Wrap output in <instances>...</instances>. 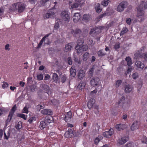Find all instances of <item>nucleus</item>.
I'll return each instance as SVG.
<instances>
[{
  "label": "nucleus",
  "instance_id": "50",
  "mask_svg": "<svg viewBox=\"0 0 147 147\" xmlns=\"http://www.w3.org/2000/svg\"><path fill=\"white\" fill-rule=\"evenodd\" d=\"M78 44L79 45V44H81V45H82L84 42V40L83 38H79L78 40Z\"/></svg>",
  "mask_w": 147,
  "mask_h": 147
},
{
  "label": "nucleus",
  "instance_id": "32",
  "mask_svg": "<svg viewBox=\"0 0 147 147\" xmlns=\"http://www.w3.org/2000/svg\"><path fill=\"white\" fill-rule=\"evenodd\" d=\"M122 82V81L121 80H118L116 81L115 83V86L116 88H118L121 84Z\"/></svg>",
  "mask_w": 147,
  "mask_h": 147
},
{
  "label": "nucleus",
  "instance_id": "14",
  "mask_svg": "<svg viewBox=\"0 0 147 147\" xmlns=\"http://www.w3.org/2000/svg\"><path fill=\"white\" fill-rule=\"evenodd\" d=\"M71 112L69 111L65 115L64 119L66 122H69L71 120Z\"/></svg>",
  "mask_w": 147,
  "mask_h": 147
},
{
  "label": "nucleus",
  "instance_id": "4",
  "mask_svg": "<svg viewBox=\"0 0 147 147\" xmlns=\"http://www.w3.org/2000/svg\"><path fill=\"white\" fill-rule=\"evenodd\" d=\"M61 16V18L66 22H68L70 20V17L68 12L65 11L62 12Z\"/></svg>",
  "mask_w": 147,
  "mask_h": 147
},
{
  "label": "nucleus",
  "instance_id": "56",
  "mask_svg": "<svg viewBox=\"0 0 147 147\" xmlns=\"http://www.w3.org/2000/svg\"><path fill=\"white\" fill-rule=\"evenodd\" d=\"M120 46V43L118 42L116 43L114 46V48L115 49H117L119 48Z\"/></svg>",
  "mask_w": 147,
  "mask_h": 147
},
{
  "label": "nucleus",
  "instance_id": "30",
  "mask_svg": "<svg viewBox=\"0 0 147 147\" xmlns=\"http://www.w3.org/2000/svg\"><path fill=\"white\" fill-rule=\"evenodd\" d=\"M48 35H46L44 37L42 38H44L43 40V42H44L45 44H49L50 43V41L49 40V39L47 38V37L48 36Z\"/></svg>",
  "mask_w": 147,
  "mask_h": 147
},
{
  "label": "nucleus",
  "instance_id": "58",
  "mask_svg": "<svg viewBox=\"0 0 147 147\" xmlns=\"http://www.w3.org/2000/svg\"><path fill=\"white\" fill-rule=\"evenodd\" d=\"M9 85L8 83L6 82H4L2 85V87L4 88L8 87Z\"/></svg>",
  "mask_w": 147,
  "mask_h": 147
},
{
  "label": "nucleus",
  "instance_id": "57",
  "mask_svg": "<svg viewBox=\"0 0 147 147\" xmlns=\"http://www.w3.org/2000/svg\"><path fill=\"white\" fill-rule=\"evenodd\" d=\"M66 79V77L65 75H63L61 77V81L62 82H64Z\"/></svg>",
  "mask_w": 147,
  "mask_h": 147
},
{
  "label": "nucleus",
  "instance_id": "17",
  "mask_svg": "<svg viewBox=\"0 0 147 147\" xmlns=\"http://www.w3.org/2000/svg\"><path fill=\"white\" fill-rule=\"evenodd\" d=\"M41 113L43 114L51 115L52 113V111L49 109H45L41 111Z\"/></svg>",
  "mask_w": 147,
  "mask_h": 147
},
{
  "label": "nucleus",
  "instance_id": "3",
  "mask_svg": "<svg viewBox=\"0 0 147 147\" xmlns=\"http://www.w3.org/2000/svg\"><path fill=\"white\" fill-rule=\"evenodd\" d=\"M134 58L136 59L142 58L146 61L147 60V53H142L139 51H138L135 54Z\"/></svg>",
  "mask_w": 147,
  "mask_h": 147
},
{
  "label": "nucleus",
  "instance_id": "19",
  "mask_svg": "<svg viewBox=\"0 0 147 147\" xmlns=\"http://www.w3.org/2000/svg\"><path fill=\"white\" fill-rule=\"evenodd\" d=\"M132 86L129 85H127L125 86V91L126 93H129L132 90Z\"/></svg>",
  "mask_w": 147,
  "mask_h": 147
},
{
  "label": "nucleus",
  "instance_id": "52",
  "mask_svg": "<svg viewBox=\"0 0 147 147\" xmlns=\"http://www.w3.org/2000/svg\"><path fill=\"white\" fill-rule=\"evenodd\" d=\"M22 127V123L21 122L19 121L18 122L17 125L16 126V129H20Z\"/></svg>",
  "mask_w": 147,
  "mask_h": 147
},
{
  "label": "nucleus",
  "instance_id": "33",
  "mask_svg": "<svg viewBox=\"0 0 147 147\" xmlns=\"http://www.w3.org/2000/svg\"><path fill=\"white\" fill-rule=\"evenodd\" d=\"M102 139V137L101 136H98L94 140V143L95 144H97L99 141Z\"/></svg>",
  "mask_w": 147,
  "mask_h": 147
},
{
  "label": "nucleus",
  "instance_id": "1",
  "mask_svg": "<svg viewBox=\"0 0 147 147\" xmlns=\"http://www.w3.org/2000/svg\"><path fill=\"white\" fill-rule=\"evenodd\" d=\"M147 9V1H142L137 7V16L138 19L139 16H143L144 15V9Z\"/></svg>",
  "mask_w": 147,
  "mask_h": 147
},
{
  "label": "nucleus",
  "instance_id": "48",
  "mask_svg": "<svg viewBox=\"0 0 147 147\" xmlns=\"http://www.w3.org/2000/svg\"><path fill=\"white\" fill-rule=\"evenodd\" d=\"M138 73L135 72L132 75V78L134 80L138 78Z\"/></svg>",
  "mask_w": 147,
  "mask_h": 147
},
{
  "label": "nucleus",
  "instance_id": "40",
  "mask_svg": "<svg viewBox=\"0 0 147 147\" xmlns=\"http://www.w3.org/2000/svg\"><path fill=\"white\" fill-rule=\"evenodd\" d=\"M97 29V28H93V29H91L90 32V35H91L92 36H93L94 35V34L96 32V31H95Z\"/></svg>",
  "mask_w": 147,
  "mask_h": 147
},
{
  "label": "nucleus",
  "instance_id": "23",
  "mask_svg": "<svg viewBox=\"0 0 147 147\" xmlns=\"http://www.w3.org/2000/svg\"><path fill=\"white\" fill-rule=\"evenodd\" d=\"M85 73L83 70H80L78 75V78L80 80L82 79L85 76Z\"/></svg>",
  "mask_w": 147,
  "mask_h": 147
},
{
  "label": "nucleus",
  "instance_id": "9",
  "mask_svg": "<svg viewBox=\"0 0 147 147\" xmlns=\"http://www.w3.org/2000/svg\"><path fill=\"white\" fill-rule=\"evenodd\" d=\"M13 115L11 114V113H9V115L8 116L7 119L5 121V128H9L8 129L11 128V127L10 126L11 125L9 124V123Z\"/></svg>",
  "mask_w": 147,
  "mask_h": 147
},
{
  "label": "nucleus",
  "instance_id": "38",
  "mask_svg": "<svg viewBox=\"0 0 147 147\" xmlns=\"http://www.w3.org/2000/svg\"><path fill=\"white\" fill-rule=\"evenodd\" d=\"M85 84L84 82H81L78 86V88L80 89H82L84 88Z\"/></svg>",
  "mask_w": 147,
  "mask_h": 147
},
{
  "label": "nucleus",
  "instance_id": "45",
  "mask_svg": "<svg viewBox=\"0 0 147 147\" xmlns=\"http://www.w3.org/2000/svg\"><path fill=\"white\" fill-rule=\"evenodd\" d=\"M83 19L86 22L88 21L90 19L89 16L88 15L84 14L83 16Z\"/></svg>",
  "mask_w": 147,
  "mask_h": 147
},
{
  "label": "nucleus",
  "instance_id": "7",
  "mask_svg": "<svg viewBox=\"0 0 147 147\" xmlns=\"http://www.w3.org/2000/svg\"><path fill=\"white\" fill-rule=\"evenodd\" d=\"M127 4V3L125 1H123L120 3L117 6L116 10L118 12H121L123 11Z\"/></svg>",
  "mask_w": 147,
  "mask_h": 147
},
{
  "label": "nucleus",
  "instance_id": "12",
  "mask_svg": "<svg viewBox=\"0 0 147 147\" xmlns=\"http://www.w3.org/2000/svg\"><path fill=\"white\" fill-rule=\"evenodd\" d=\"M72 129H68L65 134V137L66 138H71L74 135L73 131L72 130Z\"/></svg>",
  "mask_w": 147,
  "mask_h": 147
},
{
  "label": "nucleus",
  "instance_id": "25",
  "mask_svg": "<svg viewBox=\"0 0 147 147\" xmlns=\"http://www.w3.org/2000/svg\"><path fill=\"white\" fill-rule=\"evenodd\" d=\"M80 5V3L78 1H76L71 4H70V6L71 9H73L77 8Z\"/></svg>",
  "mask_w": 147,
  "mask_h": 147
},
{
  "label": "nucleus",
  "instance_id": "28",
  "mask_svg": "<svg viewBox=\"0 0 147 147\" xmlns=\"http://www.w3.org/2000/svg\"><path fill=\"white\" fill-rule=\"evenodd\" d=\"M125 61H127V65L128 66H130L132 64L131 59L129 57H127L125 58Z\"/></svg>",
  "mask_w": 147,
  "mask_h": 147
},
{
  "label": "nucleus",
  "instance_id": "46",
  "mask_svg": "<svg viewBox=\"0 0 147 147\" xmlns=\"http://www.w3.org/2000/svg\"><path fill=\"white\" fill-rule=\"evenodd\" d=\"M17 109V107L16 105H15L11 109L9 113H11L13 115V114L15 111Z\"/></svg>",
  "mask_w": 147,
  "mask_h": 147
},
{
  "label": "nucleus",
  "instance_id": "63",
  "mask_svg": "<svg viewBox=\"0 0 147 147\" xmlns=\"http://www.w3.org/2000/svg\"><path fill=\"white\" fill-rule=\"evenodd\" d=\"M59 24L58 22H57L55 24L54 27L55 30L59 28Z\"/></svg>",
  "mask_w": 147,
  "mask_h": 147
},
{
  "label": "nucleus",
  "instance_id": "53",
  "mask_svg": "<svg viewBox=\"0 0 147 147\" xmlns=\"http://www.w3.org/2000/svg\"><path fill=\"white\" fill-rule=\"evenodd\" d=\"M37 79L39 80H42L43 78V76L42 74L38 75L37 76Z\"/></svg>",
  "mask_w": 147,
  "mask_h": 147
},
{
  "label": "nucleus",
  "instance_id": "43",
  "mask_svg": "<svg viewBox=\"0 0 147 147\" xmlns=\"http://www.w3.org/2000/svg\"><path fill=\"white\" fill-rule=\"evenodd\" d=\"M17 116L18 117L22 118L24 120L26 119V117L24 114L18 113L17 114Z\"/></svg>",
  "mask_w": 147,
  "mask_h": 147
},
{
  "label": "nucleus",
  "instance_id": "21",
  "mask_svg": "<svg viewBox=\"0 0 147 147\" xmlns=\"http://www.w3.org/2000/svg\"><path fill=\"white\" fill-rule=\"evenodd\" d=\"M70 76L72 77H74L76 75V70L75 67L74 66L72 67L70 70Z\"/></svg>",
  "mask_w": 147,
  "mask_h": 147
},
{
  "label": "nucleus",
  "instance_id": "27",
  "mask_svg": "<svg viewBox=\"0 0 147 147\" xmlns=\"http://www.w3.org/2000/svg\"><path fill=\"white\" fill-rule=\"evenodd\" d=\"M71 32L74 36H76L77 34H79L81 33V31L78 29H77L75 31L74 30H72Z\"/></svg>",
  "mask_w": 147,
  "mask_h": 147
},
{
  "label": "nucleus",
  "instance_id": "8",
  "mask_svg": "<svg viewBox=\"0 0 147 147\" xmlns=\"http://www.w3.org/2000/svg\"><path fill=\"white\" fill-rule=\"evenodd\" d=\"M128 137L123 136L119 138L117 142V144L119 145H122L126 143L129 140Z\"/></svg>",
  "mask_w": 147,
  "mask_h": 147
},
{
  "label": "nucleus",
  "instance_id": "39",
  "mask_svg": "<svg viewBox=\"0 0 147 147\" xmlns=\"http://www.w3.org/2000/svg\"><path fill=\"white\" fill-rule=\"evenodd\" d=\"M110 1L109 0H104L102 1L101 4L103 6L105 7L108 5V3Z\"/></svg>",
  "mask_w": 147,
  "mask_h": 147
},
{
  "label": "nucleus",
  "instance_id": "16",
  "mask_svg": "<svg viewBox=\"0 0 147 147\" xmlns=\"http://www.w3.org/2000/svg\"><path fill=\"white\" fill-rule=\"evenodd\" d=\"M135 64L138 68L141 69V70H142L144 67V64L140 61H136Z\"/></svg>",
  "mask_w": 147,
  "mask_h": 147
},
{
  "label": "nucleus",
  "instance_id": "42",
  "mask_svg": "<svg viewBox=\"0 0 147 147\" xmlns=\"http://www.w3.org/2000/svg\"><path fill=\"white\" fill-rule=\"evenodd\" d=\"M28 108L27 105L25 106L23 109L22 113L27 114L28 112Z\"/></svg>",
  "mask_w": 147,
  "mask_h": 147
},
{
  "label": "nucleus",
  "instance_id": "24",
  "mask_svg": "<svg viewBox=\"0 0 147 147\" xmlns=\"http://www.w3.org/2000/svg\"><path fill=\"white\" fill-rule=\"evenodd\" d=\"M72 47L71 43H69L67 44L65 47L64 51L65 52H69L70 51Z\"/></svg>",
  "mask_w": 147,
  "mask_h": 147
},
{
  "label": "nucleus",
  "instance_id": "51",
  "mask_svg": "<svg viewBox=\"0 0 147 147\" xmlns=\"http://www.w3.org/2000/svg\"><path fill=\"white\" fill-rule=\"evenodd\" d=\"M50 0H41L40 1V3L41 6H42L47 2L49 1Z\"/></svg>",
  "mask_w": 147,
  "mask_h": 147
},
{
  "label": "nucleus",
  "instance_id": "20",
  "mask_svg": "<svg viewBox=\"0 0 147 147\" xmlns=\"http://www.w3.org/2000/svg\"><path fill=\"white\" fill-rule=\"evenodd\" d=\"M113 11L112 10H111L109 12H106L105 13L102 14L100 15L99 18H101L103 17H105L106 16H109L112 14L113 13Z\"/></svg>",
  "mask_w": 147,
  "mask_h": 147
},
{
  "label": "nucleus",
  "instance_id": "26",
  "mask_svg": "<svg viewBox=\"0 0 147 147\" xmlns=\"http://www.w3.org/2000/svg\"><path fill=\"white\" fill-rule=\"evenodd\" d=\"M100 4L98 3H96L95 5V9L96 12L98 13H100L102 11V9L100 7Z\"/></svg>",
  "mask_w": 147,
  "mask_h": 147
},
{
  "label": "nucleus",
  "instance_id": "22",
  "mask_svg": "<svg viewBox=\"0 0 147 147\" xmlns=\"http://www.w3.org/2000/svg\"><path fill=\"white\" fill-rule=\"evenodd\" d=\"M95 102V100L94 99H91L88 102V106L89 109H91L93 106V105Z\"/></svg>",
  "mask_w": 147,
  "mask_h": 147
},
{
  "label": "nucleus",
  "instance_id": "13",
  "mask_svg": "<svg viewBox=\"0 0 147 147\" xmlns=\"http://www.w3.org/2000/svg\"><path fill=\"white\" fill-rule=\"evenodd\" d=\"M42 87L45 93H47L49 95L51 94V91L49 89L48 86L46 84H42Z\"/></svg>",
  "mask_w": 147,
  "mask_h": 147
},
{
  "label": "nucleus",
  "instance_id": "18",
  "mask_svg": "<svg viewBox=\"0 0 147 147\" xmlns=\"http://www.w3.org/2000/svg\"><path fill=\"white\" fill-rule=\"evenodd\" d=\"M55 14L54 11L51 10H49L47 13L45 15V17L47 18L52 17Z\"/></svg>",
  "mask_w": 147,
  "mask_h": 147
},
{
  "label": "nucleus",
  "instance_id": "6",
  "mask_svg": "<svg viewBox=\"0 0 147 147\" xmlns=\"http://www.w3.org/2000/svg\"><path fill=\"white\" fill-rule=\"evenodd\" d=\"M125 98L124 96H122L120 98L118 102V104H123L122 105V107L124 109H126L129 108V105L127 103H125Z\"/></svg>",
  "mask_w": 147,
  "mask_h": 147
},
{
  "label": "nucleus",
  "instance_id": "5",
  "mask_svg": "<svg viewBox=\"0 0 147 147\" xmlns=\"http://www.w3.org/2000/svg\"><path fill=\"white\" fill-rule=\"evenodd\" d=\"M88 46L86 45L81 46L79 44H77L76 47V49L77 50V52L78 53H80L82 51H86L88 49Z\"/></svg>",
  "mask_w": 147,
  "mask_h": 147
},
{
  "label": "nucleus",
  "instance_id": "31",
  "mask_svg": "<svg viewBox=\"0 0 147 147\" xmlns=\"http://www.w3.org/2000/svg\"><path fill=\"white\" fill-rule=\"evenodd\" d=\"M89 53L87 52L85 53L83 55V59L84 61H86L89 57Z\"/></svg>",
  "mask_w": 147,
  "mask_h": 147
},
{
  "label": "nucleus",
  "instance_id": "36",
  "mask_svg": "<svg viewBox=\"0 0 147 147\" xmlns=\"http://www.w3.org/2000/svg\"><path fill=\"white\" fill-rule=\"evenodd\" d=\"M7 111L6 108L3 107H0V116L3 113H5Z\"/></svg>",
  "mask_w": 147,
  "mask_h": 147
},
{
  "label": "nucleus",
  "instance_id": "10",
  "mask_svg": "<svg viewBox=\"0 0 147 147\" xmlns=\"http://www.w3.org/2000/svg\"><path fill=\"white\" fill-rule=\"evenodd\" d=\"M100 81V80L99 78H93L90 81L91 84L93 86H97L99 84Z\"/></svg>",
  "mask_w": 147,
  "mask_h": 147
},
{
  "label": "nucleus",
  "instance_id": "29",
  "mask_svg": "<svg viewBox=\"0 0 147 147\" xmlns=\"http://www.w3.org/2000/svg\"><path fill=\"white\" fill-rule=\"evenodd\" d=\"M128 31V29L127 27H123L120 32V36H121L123 35L124 34L127 32Z\"/></svg>",
  "mask_w": 147,
  "mask_h": 147
},
{
  "label": "nucleus",
  "instance_id": "34",
  "mask_svg": "<svg viewBox=\"0 0 147 147\" xmlns=\"http://www.w3.org/2000/svg\"><path fill=\"white\" fill-rule=\"evenodd\" d=\"M52 79L54 81L57 82L58 80V75L55 73L53 74L52 76Z\"/></svg>",
  "mask_w": 147,
  "mask_h": 147
},
{
  "label": "nucleus",
  "instance_id": "37",
  "mask_svg": "<svg viewBox=\"0 0 147 147\" xmlns=\"http://www.w3.org/2000/svg\"><path fill=\"white\" fill-rule=\"evenodd\" d=\"M125 125L122 124H117L115 126L116 129H122L125 127Z\"/></svg>",
  "mask_w": 147,
  "mask_h": 147
},
{
  "label": "nucleus",
  "instance_id": "2",
  "mask_svg": "<svg viewBox=\"0 0 147 147\" xmlns=\"http://www.w3.org/2000/svg\"><path fill=\"white\" fill-rule=\"evenodd\" d=\"M12 10L13 11L17 10L19 13L23 12L25 9L26 5L24 3L21 2L16 3L13 4Z\"/></svg>",
  "mask_w": 147,
  "mask_h": 147
},
{
  "label": "nucleus",
  "instance_id": "15",
  "mask_svg": "<svg viewBox=\"0 0 147 147\" xmlns=\"http://www.w3.org/2000/svg\"><path fill=\"white\" fill-rule=\"evenodd\" d=\"M81 18L80 15L79 13H76L73 16V21L74 22H77Z\"/></svg>",
  "mask_w": 147,
  "mask_h": 147
},
{
  "label": "nucleus",
  "instance_id": "59",
  "mask_svg": "<svg viewBox=\"0 0 147 147\" xmlns=\"http://www.w3.org/2000/svg\"><path fill=\"white\" fill-rule=\"evenodd\" d=\"M44 38H42V39L40 41V42L38 44V45L37 47V48H39L42 45V44L43 42V40H44Z\"/></svg>",
  "mask_w": 147,
  "mask_h": 147
},
{
  "label": "nucleus",
  "instance_id": "11",
  "mask_svg": "<svg viewBox=\"0 0 147 147\" xmlns=\"http://www.w3.org/2000/svg\"><path fill=\"white\" fill-rule=\"evenodd\" d=\"M114 133L113 129H109V131H107L103 133V136L107 138H109Z\"/></svg>",
  "mask_w": 147,
  "mask_h": 147
},
{
  "label": "nucleus",
  "instance_id": "62",
  "mask_svg": "<svg viewBox=\"0 0 147 147\" xmlns=\"http://www.w3.org/2000/svg\"><path fill=\"white\" fill-rule=\"evenodd\" d=\"M131 20L130 18H127L126 19V22L127 24L128 25H130L131 24Z\"/></svg>",
  "mask_w": 147,
  "mask_h": 147
},
{
  "label": "nucleus",
  "instance_id": "61",
  "mask_svg": "<svg viewBox=\"0 0 147 147\" xmlns=\"http://www.w3.org/2000/svg\"><path fill=\"white\" fill-rule=\"evenodd\" d=\"M142 82H140L138 83L137 85V88L139 89H140L142 87Z\"/></svg>",
  "mask_w": 147,
  "mask_h": 147
},
{
  "label": "nucleus",
  "instance_id": "55",
  "mask_svg": "<svg viewBox=\"0 0 147 147\" xmlns=\"http://www.w3.org/2000/svg\"><path fill=\"white\" fill-rule=\"evenodd\" d=\"M74 60L75 62L77 63L78 64L81 63V61L80 59H78L77 57H74Z\"/></svg>",
  "mask_w": 147,
  "mask_h": 147
},
{
  "label": "nucleus",
  "instance_id": "64",
  "mask_svg": "<svg viewBox=\"0 0 147 147\" xmlns=\"http://www.w3.org/2000/svg\"><path fill=\"white\" fill-rule=\"evenodd\" d=\"M35 118L34 117H31L30 118V119L28 120V122L30 123H31L32 122V121L34 120H35Z\"/></svg>",
  "mask_w": 147,
  "mask_h": 147
},
{
  "label": "nucleus",
  "instance_id": "41",
  "mask_svg": "<svg viewBox=\"0 0 147 147\" xmlns=\"http://www.w3.org/2000/svg\"><path fill=\"white\" fill-rule=\"evenodd\" d=\"M128 66V68L127 69V71L125 73V74L126 75L128 74L129 72H131L133 69V67L131 66Z\"/></svg>",
  "mask_w": 147,
  "mask_h": 147
},
{
  "label": "nucleus",
  "instance_id": "49",
  "mask_svg": "<svg viewBox=\"0 0 147 147\" xmlns=\"http://www.w3.org/2000/svg\"><path fill=\"white\" fill-rule=\"evenodd\" d=\"M138 125V122L137 121H135L133 123L131 126V128H134L135 127H136Z\"/></svg>",
  "mask_w": 147,
  "mask_h": 147
},
{
  "label": "nucleus",
  "instance_id": "35",
  "mask_svg": "<svg viewBox=\"0 0 147 147\" xmlns=\"http://www.w3.org/2000/svg\"><path fill=\"white\" fill-rule=\"evenodd\" d=\"M46 124L44 121H41L40 122L39 126L40 128V129H44L46 128Z\"/></svg>",
  "mask_w": 147,
  "mask_h": 147
},
{
  "label": "nucleus",
  "instance_id": "47",
  "mask_svg": "<svg viewBox=\"0 0 147 147\" xmlns=\"http://www.w3.org/2000/svg\"><path fill=\"white\" fill-rule=\"evenodd\" d=\"M98 56L99 57H102L105 55V54L103 53L102 50L98 51L97 53Z\"/></svg>",
  "mask_w": 147,
  "mask_h": 147
},
{
  "label": "nucleus",
  "instance_id": "44",
  "mask_svg": "<svg viewBox=\"0 0 147 147\" xmlns=\"http://www.w3.org/2000/svg\"><path fill=\"white\" fill-rule=\"evenodd\" d=\"M141 141L143 143L147 144V138L146 137L143 136L141 139Z\"/></svg>",
  "mask_w": 147,
  "mask_h": 147
},
{
  "label": "nucleus",
  "instance_id": "54",
  "mask_svg": "<svg viewBox=\"0 0 147 147\" xmlns=\"http://www.w3.org/2000/svg\"><path fill=\"white\" fill-rule=\"evenodd\" d=\"M125 147H134L132 143L128 142L125 145Z\"/></svg>",
  "mask_w": 147,
  "mask_h": 147
},
{
  "label": "nucleus",
  "instance_id": "60",
  "mask_svg": "<svg viewBox=\"0 0 147 147\" xmlns=\"http://www.w3.org/2000/svg\"><path fill=\"white\" fill-rule=\"evenodd\" d=\"M68 63L69 65H71L72 64V60L70 57H68L67 59Z\"/></svg>",
  "mask_w": 147,
  "mask_h": 147
}]
</instances>
